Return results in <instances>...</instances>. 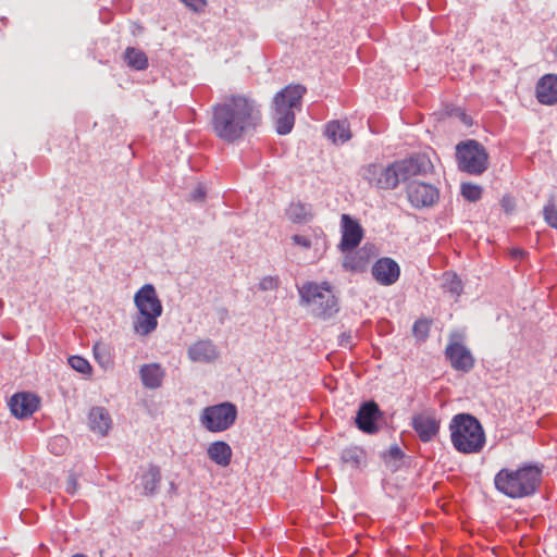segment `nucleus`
Wrapping results in <instances>:
<instances>
[{"mask_svg":"<svg viewBox=\"0 0 557 557\" xmlns=\"http://www.w3.org/2000/svg\"><path fill=\"white\" fill-rule=\"evenodd\" d=\"M259 120V111L251 100L231 96L213 107L212 128L219 138L233 143L255 128Z\"/></svg>","mask_w":557,"mask_h":557,"instance_id":"obj_1","label":"nucleus"},{"mask_svg":"<svg viewBox=\"0 0 557 557\" xmlns=\"http://www.w3.org/2000/svg\"><path fill=\"white\" fill-rule=\"evenodd\" d=\"M541 481V471L533 466L518 469H502L494 478L495 487L510 498H521L533 494Z\"/></svg>","mask_w":557,"mask_h":557,"instance_id":"obj_2","label":"nucleus"},{"mask_svg":"<svg viewBox=\"0 0 557 557\" xmlns=\"http://www.w3.org/2000/svg\"><path fill=\"white\" fill-rule=\"evenodd\" d=\"M453 446L463 454H476L485 444V434L480 422L472 416L460 413L449 423Z\"/></svg>","mask_w":557,"mask_h":557,"instance_id":"obj_3","label":"nucleus"},{"mask_svg":"<svg viewBox=\"0 0 557 557\" xmlns=\"http://www.w3.org/2000/svg\"><path fill=\"white\" fill-rule=\"evenodd\" d=\"M306 87L300 84H289L280 90L273 99L276 132L286 135L295 124V113L301 109Z\"/></svg>","mask_w":557,"mask_h":557,"instance_id":"obj_4","label":"nucleus"},{"mask_svg":"<svg viewBox=\"0 0 557 557\" xmlns=\"http://www.w3.org/2000/svg\"><path fill=\"white\" fill-rule=\"evenodd\" d=\"M134 302L138 310L133 327L136 334L146 336L158 326V318L162 314V304L151 284L144 285L134 296Z\"/></svg>","mask_w":557,"mask_h":557,"instance_id":"obj_5","label":"nucleus"},{"mask_svg":"<svg viewBox=\"0 0 557 557\" xmlns=\"http://www.w3.org/2000/svg\"><path fill=\"white\" fill-rule=\"evenodd\" d=\"M298 292L301 304L307 306L315 317L325 319L338 311L337 298L326 282L321 284L307 282L298 288Z\"/></svg>","mask_w":557,"mask_h":557,"instance_id":"obj_6","label":"nucleus"},{"mask_svg":"<svg viewBox=\"0 0 557 557\" xmlns=\"http://www.w3.org/2000/svg\"><path fill=\"white\" fill-rule=\"evenodd\" d=\"M456 159L459 170L472 175H480L488 166V153L476 140L469 139L456 147Z\"/></svg>","mask_w":557,"mask_h":557,"instance_id":"obj_7","label":"nucleus"},{"mask_svg":"<svg viewBox=\"0 0 557 557\" xmlns=\"http://www.w3.org/2000/svg\"><path fill=\"white\" fill-rule=\"evenodd\" d=\"M237 413V408L233 403L224 401L203 408L199 421L207 431L220 433L234 425Z\"/></svg>","mask_w":557,"mask_h":557,"instance_id":"obj_8","label":"nucleus"},{"mask_svg":"<svg viewBox=\"0 0 557 557\" xmlns=\"http://www.w3.org/2000/svg\"><path fill=\"white\" fill-rule=\"evenodd\" d=\"M362 238L363 228L357 221L350 219V269L352 270H362L368 261L377 252L374 245L367 244L352 256V249L360 244Z\"/></svg>","mask_w":557,"mask_h":557,"instance_id":"obj_9","label":"nucleus"},{"mask_svg":"<svg viewBox=\"0 0 557 557\" xmlns=\"http://www.w3.org/2000/svg\"><path fill=\"white\" fill-rule=\"evenodd\" d=\"M363 176L382 189H394L400 183L395 162L388 166L371 164L364 169Z\"/></svg>","mask_w":557,"mask_h":557,"instance_id":"obj_10","label":"nucleus"},{"mask_svg":"<svg viewBox=\"0 0 557 557\" xmlns=\"http://www.w3.org/2000/svg\"><path fill=\"white\" fill-rule=\"evenodd\" d=\"M407 196L416 208L431 207L438 200V190L431 184L413 181L407 187Z\"/></svg>","mask_w":557,"mask_h":557,"instance_id":"obj_11","label":"nucleus"},{"mask_svg":"<svg viewBox=\"0 0 557 557\" xmlns=\"http://www.w3.org/2000/svg\"><path fill=\"white\" fill-rule=\"evenodd\" d=\"M382 412L374 401L364 403L356 416V424L360 431L367 434H375L380 430L379 421Z\"/></svg>","mask_w":557,"mask_h":557,"instance_id":"obj_12","label":"nucleus"},{"mask_svg":"<svg viewBox=\"0 0 557 557\" xmlns=\"http://www.w3.org/2000/svg\"><path fill=\"white\" fill-rule=\"evenodd\" d=\"M400 182L412 176L429 172L432 169L430 159L424 154H418L409 159L395 162Z\"/></svg>","mask_w":557,"mask_h":557,"instance_id":"obj_13","label":"nucleus"},{"mask_svg":"<svg viewBox=\"0 0 557 557\" xmlns=\"http://www.w3.org/2000/svg\"><path fill=\"white\" fill-rule=\"evenodd\" d=\"M412 428L422 442H430L438 433L440 420L434 412L424 411L413 416Z\"/></svg>","mask_w":557,"mask_h":557,"instance_id":"obj_14","label":"nucleus"},{"mask_svg":"<svg viewBox=\"0 0 557 557\" xmlns=\"http://www.w3.org/2000/svg\"><path fill=\"white\" fill-rule=\"evenodd\" d=\"M292 243L302 251L313 250L312 260L319 259L326 248L325 239L321 231L296 234L290 237Z\"/></svg>","mask_w":557,"mask_h":557,"instance_id":"obj_15","label":"nucleus"},{"mask_svg":"<svg viewBox=\"0 0 557 557\" xmlns=\"http://www.w3.org/2000/svg\"><path fill=\"white\" fill-rule=\"evenodd\" d=\"M371 272L375 281L384 286L394 284L400 275L399 265L391 258L379 259Z\"/></svg>","mask_w":557,"mask_h":557,"instance_id":"obj_16","label":"nucleus"},{"mask_svg":"<svg viewBox=\"0 0 557 557\" xmlns=\"http://www.w3.org/2000/svg\"><path fill=\"white\" fill-rule=\"evenodd\" d=\"M447 359L454 369L469 371L474 366V359L470 350L459 343H451L445 350Z\"/></svg>","mask_w":557,"mask_h":557,"instance_id":"obj_17","label":"nucleus"},{"mask_svg":"<svg viewBox=\"0 0 557 557\" xmlns=\"http://www.w3.org/2000/svg\"><path fill=\"white\" fill-rule=\"evenodd\" d=\"M10 409L18 419L32 416L38 408L39 399L30 393H18L11 397Z\"/></svg>","mask_w":557,"mask_h":557,"instance_id":"obj_18","label":"nucleus"},{"mask_svg":"<svg viewBox=\"0 0 557 557\" xmlns=\"http://www.w3.org/2000/svg\"><path fill=\"white\" fill-rule=\"evenodd\" d=\"M535 96L540 103L553 106L557 103V75L545 74L535 87Z\"/></svg>","mask_w":557,"mask_h":557,"instance_id":"obj_19","label":"nucleus"},{"mask_svg":"<svg viewBox=\"0 0 557 557\" xmlns=\"http://www.w3.org/2000/svg\"><path fill=\"white\" fill-rule=\"evenodd\" d=\"M188 357L194 362H210L218 357V350L211 341L200 339L189 346Z\"/></svg>","mask_w":557,"mask_h":557,"instance_id":"obj_20","label":"nucleus"},{"mask_svg":"<svg viewBox=\"0 0 557 557\" xmlns=\"http://www.w3.org/2000/svg\"><path fill=\"white\" fill-rule=\"evenodd\" d=\"M208 458L220 467H227L231 463L233 450L224 441H215L207 447Z\"/></svg>","mask_w":557,"mask_h":557,"instance_id":"obj_21","label":"nucleus"},{"mask_svg":"<svg viewBox=\"0 0 557 557\" xmlns=\"http://www.w3.org/2000/svg\"><path fill=\"white\" fill-rule=\"evenodd\" d=\"M91 431L104 436L111 429L112 420L109 412L102 407H94L88 414Z\"/></svg>","mask_w":557,"mask_h":557,"instance_id":"obj_22","label":"nucleus"},{"mask_svg":"<svg viewBox=\"0 0 557 557\" xmlns=\"http://www.w3.org/2000/svg\"><path fill=\"white\" fill-rule=\"evenodd\" d=\"M140 379L143 384L147 388H157L161 385L163 377H164V371L158 363H148L141 366L139 370Z\"/></svg>","mask_w":557,"mask_h":557,"instance_id":"obj_23","label":"nucleus"},{"mask_svg":"<svg viewBox=\"0 0 557 557\" xmlns=\"http://www.w3.org/2000/svg\"><path fill=\"white\" fill-rule=\"evenodd\" d=\"M324 134L334 145H344L348 141V128L338 121L329 122L325 125Z\"/></svg>","mask_w":557,"mask_h":557,"instance_id":"obj_24","label":"nucleus"},{"mask_svg":"<svg viewBox=\"0 0 557 557\" xmlns=\"http://www.w3.org/2000/svg\"><path fill=\"white\" fill-rule=\"evenodd\" d=\"M124 60L129 67L137 71H143L148 67V59L145 52L134 47L126 48Z\"/></svg>","mask_w":557,"mask_h":557,"instance_id":"obj_25","label":"nucleus"},{"mask_svg":"<svg viewBox=\"0 0 557 557\" xmlns=\"http://www.w3.org/2000/svg\"><path fill=\"white\" fill-rule=\"evenodd\" d=\"M288 216L295 223H304L311 218V213L305 205L293 203L288 209Z\"/></svg>","mask_w":557,"mask_h":557,"instance_id":"obj_26","label":"nucleus"},{"mask_svg":"<svg viewBox=\"0 0 557 557\" xmlns=\"http://www.w3.org/2000/svg\"><path fill=\"white\" fill-rule=\"evenodd\" d=\"M443 280V286L447 292L454 296H459L461 294L462 283L456 274L445 273Z\"/></svg>","mask_w":557,"mask_h":557,"instance_id":"obj_27","label":"nucleus"},{"mask_svg":"<svg viewBox=\"0 0 557 557\" xmlns=\"http://www.w3.org/2000/svg\"><path fill=\"white\" fill-rule=\"evenodd\" d=\"M69 364L71 366L72 369L82 374L91 373V366L89 364L88 360L81 356H71L69 358Z\"/></svg>","mask_w":557,"mask_h":557,"instance_id":"obj_28","label":"nucleus"},{"mask_svg":"<svg viewBox=\"0 0 557 557\" xmlns=\"http://www.w3.org/2000/svg\"><path fill=\"white\" fill-rule=\"evenodd\" d=\"M461 195L469 201H478L482 196V188L479 185L465 183L461 185Z\"/></svg>","mask_w":557,"mask_h":557,"instance_id":"obj_29","label":"nucleus"},{"mask_svg":"<svg viewBox=\"0 0 557 557\" xmlns=\"http://www.w3.org/2000/svg\"><path fill=\"white\" fill-rule=\"evenodd\" d=\"M543 214L546 223L549 226L557 228V208L553 201L547 202L544 207Z\"/></svg>","mask_w":557,"mask_h":557,"instance_id":"obj_30","label":"nucleus"},{"mask_svg":"<svg viewBox=\"0 0 557 557\" xmlns=\"http://www.w3.org/2000/svg\"><path fill=\"white\" fill-rule=\"evenodd\" d=\"M67 448V438L65 436L59 435L54 436L49 442V449L54 455H62Z\"/></svg>","mask_w":557,"mask_h":557,"instance_id":"obj_31","label":"nucleus"},{"mask_svg":"<svg viewBox=\"0 0 557 557\" xmlns=\"http://www.w3.org/2000/svg\"><path fill=\"white\" fill-rule=\"evenodd\" d=\"M94 356H95V359L102 367H107V366H109L111 363V358H110L109 352L107 351L106 347L102 344H100V343L95 344V346H94Z\"/></svg>","mask_w":557,"mask_h":557,"instance_id":"obj_32","label":"nucleus"},{"mask_svg":"<svg viewBox=\"0 0 557 557\" xmlns=\"http://www.w3.org/2000/svg\"><path fill=\"white\" fill-rule=\"evenodd\" d=\"M430 331V322L428 320H418L414 322L412 332L419 339H425Z\"/></svg>","mask_w":557,"mask_h":557,"instance_id":"obj_33","label":"nucleus"},{"mask_svg":"<svg viewBox=\"0 0 557 557\" xmlns=\"http://www.w3.org/2000/svg\"><path fill=\"white\" fill-rule=\"evenodd\" d=\"M341 222L342 239L338 247L343 252H346L348 250V214H342Z\"/></svg>","mask_w":557,"mask_h":557,"instance_id":"obj_34","label":"nucleus"},{"mask_svg":"<svg viewBox=\"0 0 557 557\" xmlns=\"http://www.w3.org/2000/svg\"><path fill=\"white\" fill-rule=\"evenodd\" d=\"M278 286V278L276 276H264L259 282V288L261 290H273Z\"/></svg>","mask_w":557,"mask_h":557,"instance_id":"obj_35","label":"nucleus"},{"mask_svg":"<svg viewBox=\"0 0 557 557\" xmlns=\"http://www.w3.org/2000/svg\"><path fill=\"white\" fill-rule=\"evenodd\" d=\"M187 8L194 12H202L207 5L206 0H181Z\"/></svg>","mask_w":557,"mask_h":557,"instance_id":"obj_36","label":"nucleus"},{"mask_svg":"<svg viewBox=\"0 0 557 557\" xmlns=\"http://www.w3.org/2000/svg\"><path fill=\"white\" fill-rule=\"evenodd\" d=\"M77 490H78V484H77L76 476L74 474H70L67 478V481H66L65 491L69 494H75L77 492Z\"/></svg>","mask_w":557,"mask_h":557,"instance_id":"obj_37","label":"nucleus"},{"mask_svg":"<svg viewBox=\"0 0 557 557\" xmlns=\"http://www.w3.org/2000/svg\"><path fill=\"white\" fill-rule=\"evenodd\" d=\"M206 197V191H205V188L202 186H197L196 189L194 190V193L191 194V198L193 200H196V201H202Z\"/></svg>","mask_w":557,"mask_h":557,"instance_id":"obj_38","label":"nucleus"},{"mask_svg":"<svg viewBox=\"0 0 557 557\" xmlns=\"http://www.w3.org/2000/svg\"><path fill=\"white\" fill-rule=\"evenodd\" d=\"M389 454L394 458H400L401 457V450L397 446L391 447Z\"/></svg>","mask_w":557,"mask_h":557,"instance_id":"obj_39","label":"nucleus"},{"mask_svg":"<svg viewBox=\"0 0 557 557\" xmlns=\"http://www.w3.org/2000/svg\"><path fill=\"white\" fill-rule=\"evenodd\" d=\"M502 202L506 211H510L512 209L510 198L504 197Z\"/></svg>","mask_w":557,"mask_h":557,"instance_id":"obj_40","label":"nucleus"},{"mask_svg":"<svg viewBox=\"0 0 557 557\" xmlns=\"http://www.w3.org/2000/svg\"><path fill=\"white\" fill-rule=\"evenodd\" d=\"M511 253H512V256H515V257H520V258H521V257L524 255V251H523V250H521V249H513V250L511 251Z\"/></svg>","mask_w":557,"mask_h":557,"instance_id":"obj_41","label":"nucleus"},{"mask_svg":"<svg viewBox=\"0 0 557 557\" xmlns=\"http://www.w3.org/2000/svg\"><path fill=\"white\" fill-rule=\"evenodd\" d=\"M348 257H345L344 260H343V265L344 267H347L348 265V260H347Z\"/></svg>","mask_w":557,"mask_h":557,"instance_id":"obj_42","label":"nucleus"},{"mask_svg":"<svg viewBox=\"0 0 557 557\" xmlns=\"http://www.w3.org/2000/svg\"><path fill=\"white\" fill-rule=\"evenodd\" d=\"M72 557H87L85 554H75Z\"/></svg>","mask_w":557,"mask_h":557,"instance_id":"obj_43","label":"nucleus"}]
</instances>
